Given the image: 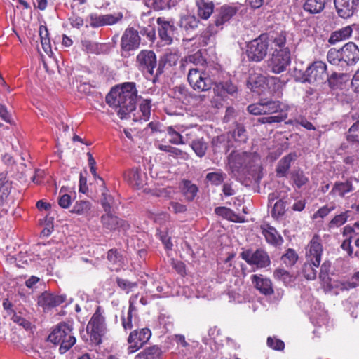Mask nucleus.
<instances>
[{"label": "nucleus", "instance_id": "nucleus-1", "mask_svg": "<svg viewBox=\"0 0 359 359\" xmlns=\"http://www.w3.org/2000/svg\"><path fill=\"white\" fill-rule=\"evenodd\" d=\"M137 90L134 82H125L113 88L106 96L107 103L117 111L121 118L135 109Z\"/></svg>", "mask_w": 359, "mask_h": 359}, {"label": "nucleus", "instance_id": "nucleus-2", "mask_svg": "<svg viewBox=\"0 0 359 359\" xmlns=\"http://www.w3.org/2000/svg\"><path fill=\"white\" fill-rule=\"evenodd\" d=\"M327 59L334 65L345 64L348 66L355 65L359 61V48L353 42H348L340 49L331 48L329 50Z\"/></svg>", "mask_w": 359, "mask_h": 359}, {"label": "nucleus", "instance_id": "nucleus-3", "mask_svg": "<svg viewBox=\"0 0 359 359\" xmlns=\"http://www.w3.org/2000/svg\"><path fill=\"white\" fill-rule=\"evenodd\" d=\"M190 86L198 92H206L215 86V81L210 69L204 67H191L187 75Z\"/></svg>", "mask_w": 359, "mask_h": 359}, {"label": "nucleus", "instance_id": "nucleus-4", "mask_svg": "<svg viewBox=\"0 0 359 359\" xmlns=\"http://www.w3.org/2000/svg\"><path fill=\"white\" fill-rule=\"evenodd\" d=\"M264 114H273L278 113V115L269 116L259 118L257 122L262 124L279 123L284 121L287 118V111L289 107L283 104L280 101L268 100L262 102Z\"/></svg>", "mask_w": 359, "mask_h": 359}, {"label": "nucleus", "instance_id": "nucleus-5", "mask_svg": "<svg viewBox=\"0 0 359 359\" xmlns=\"http://www.w3.org/2000/svg\"><path fill=\"white\" fill-rule=\"evenodd\" d=\"M71 326L67 323L57 325L48 336V341L54 344H60V352L65 353L76 342Z\"/></svg>", "mask_w": 359, "mask_h": 359}, {"label": "nucleus", "instance_id": "nucleus-6", "mask_svg": "<svg viewBox=\"0 0 359 359\" xmlns=\"http://www.w3.org/2000/svg\"><path fill=\"white\" fill-rule=\"evenodd\" d=\"M237 11L236 7L229 5H224L220 8L214 23L210 24L201 36L203 45L208 44L210 36L216 34L223 29V25L236 15Z\"/></svg>", "mask_w": 359, "mask_h": 359}, {"label": "nucleus", "instance_id": "nucleus-7", "mask_svg": "<svg viewBox=\"0 0 359 359\" xmlns=\"http://www.w3.org/2000/svg\"><path fill=\"white\" fill-rule=\"evenodd\" d=\"M256 156L246 151H233L228 156V170L233 176L244 172L245 170L252 166Z\"/></svg>", "mask_w": 359, "mask_h": 359}, {"label": "nucleus", "instance_id": "nucleus-8", "mask_svg": "<svg viewBox=\"0 0 359 359\" xmlns=\"http://www.w3.org/2000/svg\"><path fill=\"white\" fill-rule=\"evenodd\" d=\"M87 330L89 332L90 339L94 344H101L102 338L107 333V329L105 318L102 315L100 307H97L91 317L87 325Z\"/></svg>", "mask_w": 359, "mask_h": 359}, {"label": "nucleus", "instance_id": "nucleus-9", "mask_svg": "<svg viewBox=\"0 0 359 359\" xmlns=\"http://www.w3.org/2000/svg\"><path fill=\"white\" fill-rule=\"evenodd\" d=\"M269 40L267 34H262L247 45L246 54L250 61L260 62L267 55Z\"/></svg>", "mask_w": 359, "mask_h": 359}, {"label": "nucleus", "instance_id": "nucleus-10", "mask_svg": "<svg viewBox=\"0 0 359 359\" xmlns=\"http://www.w3.org/2000/svg\"><path fill=\"white\" fill-rule=\"evenodd\" d=\"M327 65L322 61H316L309 65L303 74V82L322 83L327 78Z\"/></svg>", "mask_w": 359, "mask_h": 359}, {"label": "nucleus", "instance_id": "nucleus-11", "mask_svg": "<svg viewBox=\"0 0 359 359\" xmlns=\"http://www.w3.org/2000/svg\"><path fill=\"white\" fill-rule=\"evenodd\" d=\"M269 43L271 42L273 51L290 52L294 47V39L292 33L282 31L267 35Z\"/></svg>", "mask_w": 359, "mask_h": 359}, {"label": "nucleus", "instance_id": "nucleus-12", "mask_svg": "<svg viewBox=\"0 0 359 359\" xmlns=\"http://www.w3.org/2000/svg\"><path fill=\"white\" fill-rule=\"evenodd\" d=\"M151 337L149 328L137 329L131 332L128 337V353H133L145 345Z\"/></svg>", "mask_w": 359, "mask_h": 359}, {"label": "nucleus", "instance_id": "nucleus-13", "mask_svg": "<svg viewBox=\"0 0 359 359\" xmlns=\"http://www.w3.org/2000/svg\"><path fill=\"white\" fill-rule=\"evenodd\" d=\"M269 70L273 74H280L287 69L291 63V53L273 51L267 61Z\"/></svg>", "mask_w": 359, "mask_h": 359}, {"label": "nucleus", "instance_id": "nucleus-14", "mask_svg": "<svg viewBox=\"0 0 359 359\" xmlns=\"http://www.w3.org/2000/svg\"><path fill=\"white\" fill-rule=\"evenodd\" d=\"M241 257L249 265L255 266L257 269L267 267L271 264L269 256L262 249H257L255 251L245 250L241 253Z\"/></svg>", "mask_w": 359, "mask_h": 359}, {"label": "nucleus", "instance_id": "nucleus-15", "mask_svg": "<svg viewBox=\"0 0 359 359\" xmlns=\"http://www.w3.org/2000/svg\"><path fill=\"white\" fill-rule=\"evenodd\" d=\"M138 69L143 74L154 75V70L158 66L156 54L152 50H143L136 57Z\"/></svg>", "mask_w": 359, "mask_h": 359}, {"label": "nucleus", "instance_id": "nucleus-16", "mask_svg": "<svg viewBox=\"0 0 359 359\" xmlns=\"http://www.w3.org/2000/svg\"><path fill=\"white\" fill-rule=\"evenodd\" d=\"M323 249L320 238L317 236L313 237L306 248V258L311 262L315 267H319Z\"/></svg>", "mask_w": 359, "mask_h": 359}, {"label": "nucleus", "instance_id": "nucleus-17", "mask_svg": "<svg viewBox=\"0 0 359 359\" xmlns=\"http://www.w3.org/2000/svg\"><path fill=\"white\" fill-rule=\"evenodd\" d=\"M123 18L121 13L114 14L98 15L97 13H91L88 16V22L90 27L93 28L112 25L117 23Z\"/></svg>", "mask_w": 359, "mask_h": 359}, {"label": "nucleus", "instance_id": "nucleus-18", "mask_svg": "<svg viewBox=\"0 0 359 359\" xmlns=\"http://www.w3.org/2000/svg\"><path fill=\"white\" fill-rule=\"evenodd\" d=\"M100 221L103 228L110 231H115L120 228L126 230L129 227L128 224L126 221L114 215L112 211L105 212V213L101 216Z\"/></svg>", "mask_w": 359, "mask_h": 359}, {"label": "nucleus", "instance_id": "nucleus-19", "mask_svg": "<svg viewBox=\"0 0 359 359\" xmlns=\"http://www.w3.org/2000/svg\"><path fill=\"white\" fill-rule=\"evenodd\" d=\"M336 11L342 18L351 17L358 10L359 0H334Z\"/></svg>", "mask_w": 359, "mask_h": 359}, {"label": "nucleus", "instance_id": "nucleus-20", "mask_svg": "<svg viewBox=\"0 0 359 359\" xmlns=\"http://www.w3.org/2000/svg\"><path fill=\"white\" fill-rule=\"evenodd\" d=\"M138 301V294H133L129 299V308L127 313V316H122L121 321L122 325L124 330H131L134 324H136V320L137 318V304Z\"/></svg>", "mask_w": 359, "mask_h": 359}, {"label": "nucleus", "instance_id": "nucleus-21", "mask_svg": "<svg viewBox=\"0 0 359 359\" xmlns=\"http://www.w3.org/2000/svg\"><path fill=\"white\" fill-rule=\"evenodd\" d=\"M140 42L138 32L133 28L126 29L121 37V48L129 51L137 48Z\"/></svg>", "mask_w": 359, "mask_h": 359}, {"label": "nucleus", "instance_id": "nucleus-22", "mask_svg": "<svg viewBox=\"0 0 359 359\" xmlns=\"http://www.w3.org/2000/svg\"><path fill=\"white\" fill-rule=\"evenodd\" d=\"M158 25V34L165 44H170L172 41V36L174 32L173 25L164 18H158L156 20Z\"/></svg>", "mask_w": 359, "mask_h": 359}, {"label": "nucleus", "instance_id": "nucleus-23", "mask_svg": "<svg viewBox=\"0 0 359 359\" xmlns=\"http://www.w3.org/2000/svg\"><path fill=\"white\" fill-rule=\"evenodd\" d=\"M260 229L262 230V235L264 236L266 241L268 243L274 246L282 245L283 239L274 227L265 224L262 225Z\"/></svg>", "mask_w": 359, "mask_h": 359}, {"label": "nucleus", "instance_id": "nucleus-24", "mask_svg": "<svg viewBox=\"0 0 359 359\" xmlns=\"http://www.w3.org/2000/svg\"><path fill=\"white\" fill-rule=\"evenodd\" d=\"M65 300L66 295H55L44 292L39 297L38 304L44 309H48L57 306L62 304Z\"/></svg>", "mask_w": 359, "mask_h": 359}, {"label": "nucleus", "instance_id": "nucleus-25", "mask_svg": "<svg viewBox=\"0 0 359 359\" xmlns=\"http://www.w3.org/2000/svg\"><path fill=\"white\" fill-rule=\"evenodd\" d=\"M251 279L256 288L262 294L270 295L273 293L272 283L270 279L264 278L262 275H253Z\"/></svg>", "mask_w": 359, "mask_h": 359}, {"label": "nucleus", "instance_id": "nucleus-26", "mask_svg": "<svg viewBox=\"0 0 359 359\" xmlns=\"http://www.w3.org/2000/svg\"><path fill=\"white\" fill-rule=\"evenodd\" d=\"M297 158L296 153H290L282 158L278 163L276 172L278 177H285L290 168L291 163Z\"/></svg>", "mask_w": 359, "mask_h": 359}, {"label": "nucleus", "instance_id": "nucleus-27", "mask_svg": "<svg viewBox=\"0 0 359 359\" xmlns=\"http://www.w3.org/2000/svg\"><path fill=\"white\" fill-rule=\"evenodd\" d=\"M180 189L182 195L188 201H193L198 191V187L191 181L188 180H183L180 182Z\"/></svg>", "mask_w": 359, "mask_h": 359}, {"label": "nucleus", "instance_id": "nucleus-28", "mask_svg": "<svg viewBox=\"0 0 359 359\" xmlns=\"http://www.w3.org/2000/svg\"><path fill=\"white\" fill-rule=\"evenodd\" d=\"M125 177L131 185L137 188H140L144 184V174L138 168L128 170L126 172Z\"/></svg>", "mask_w": 359, "mask_h": 359}, {"label": "nucleus", "instance_id": "nucleus-29", "mask_svg": "<svg viewBox=\"0 0 359 359\" xmlns=\"http://www.w3.org/2000/svg\"><path fill=\"white\" fill-rule=\"evenodd\" d=\"M196 6L198 15L203 20L208 19L214 11V4L212 1L197 0Z\"/></svg>", "mask_w": 359, "mask_h": 359}, {"label": "nucleus", "instance_id": "nucleus-30", "mask_svg": "<svg viewBox=\"0 0 359 359\" xmlns=\"http://www.w3.org/2000/svg\"><path fill=\"white\" fill-rule=\"evenodd\" d=\"M353 190L351 180L348 179L346 182H337L334 183L330 194L344 197L346 194Z\"/></svg>", "mask_w": 359, "mask_h": 359}, {"label": "nucleus", "instance_id": "nucleus-31", "mask_svg": "<svg viewBox=\"0 0 359 359\" xmlns=\"http://www.w3.org/2000/svg\"><path fill=\"white\" fill-rule=\"evenodd\" d=\"M179 56L177 53H166L159 60L158 63V74H162L166 65L172 67L177 64Z\"/></svg>", "mask_w": 359, "mask_h": 359}, {"label": "nucleus", "instance_id": "nucleus-32", "mask_svg": "<svg viewBox=\"0 0 359 359\" xmlns=\"http://www.w3.org/2000/svg\"><path fill=\"white\" fill-rule=\"evenodd\" d=\"M102 198L100 199L101 205L104 212L114 211L116 207V202L114 197L109 194L108 189L104 184L101 186Z\"/></svg>", "mask_w": 359, "mask_h": 359}, {"label": "nucleus", "instance_id": "nucleus-33", "mask_svg": "<svg viewBox=\"0 0 359 359\" xmlns=\"http://www.w3.org/2000/svg\"><path fill=\"white\" fill-rule=\"evenodd\" d=\"M199 20L194 15L186 14L181 16L179 25L182 29L189 32L196 29Z\"/></svg>", "mask_w": 359, "mask_h": 359}, {"label": "nucleus", "instance_id": "nucleus-34", "mask_svg": "<svg viewBox=\"0 0 359 359\" xmlns=\"http://www.w3.org/2000/svg\"><path fill=\"white\" fill-rule=\"evenodd\" d=\"M330 0H306L304 9L311 14L320 13Z\"/></svg>", "mask_w": 359, "mask_h": 359}, {"label": "nucleus", "instance_id": "nucleus-35", "mask_svg": "<svg viewBox=\"0 0 359 359\" xmlns=\"http://www.w3.org/2000/svg\"><path fill=\"white\" fill-rule=\"evenodd\" d=\"M213 90L217 95L224 96L226 93L231 95L236 93L237 87L231 81L225 83H217L215 81Z\"/></svg>", "mask_w": 359, "mask_h": 359}, {"label": "nucleus", "instance_id": "nucleus-36", "mask_svg": "<svg viewBox=\"0 0 359 359\" xmlns=\"http://www.w3.org/2000/svg\"><path fill=\"white\" fill-rule=\"evenodd\" d=\"M352 34V29L350 26H346L331 34L328 40L330 44H335L339 41L348 39Z\"/></svg>", "mask_w": 359, "mask_h": 359}, {"label": "nucleus", "instance_id": "nucleus-37", "mask_svg": "<svg viewBox=\"0 0 359 359\" xmlns=\"http://www.w3.org/2000/svg\"><path fill=\"white\" fill-rule=\"evenodd\" d=\"M265 84L266 77L260 74L250 76L247 82L248 87L257 93H260V89L264 88Z\"/></svg>", "mask_w": 359, "mask_h": 359}, {"label": "nucleus", "instance_id": "nucleus-38", "mask_svg": "<svg viewBox=\"0 0 359 359\" xmlns=\"http://www.w3.org/2000/svg\"><path fill=\"white\" fill-rule=\"evenodd\" d=\"M182 126H170L166 128V132L169 135V142L173 144H182V133H181Z\"/></svg>", "mask_w": 359, "mask_h": 359}, {"label": "nucleus", "instance_id": "nucleus-39", "mask_svg": "<svg viewBox=\"0 0 359 359\" xmlns=\"http://www.w3.org/2000/svg\"><path fill=\"white\" fill-rule=\"evenodd\" d=\"M12 182L7 179L6 175L0 174V203H3L11 193Z\"/></svg>", "mask_w": 359, "mask_h": 359}, {"label": "nucleus", "instance_id": "nucleus-40", "mask_svg": "<svg viewBox=\"0 0 359 359\" xmlns=\"http://www.w3.org/2000/svg\"><path fill=\"white\" fill-rule=\"evenodd\" d=\"M215 212L226 219L233 222H243L244 220L241 216L236 214L233 210L226 207H217L215 209Z\"/></svg>", "mask_w": 359, "mask_h": 359}, {"label": "nucleus", "instance_id": "nucleus-41", "mask_svg": "<svg viewBox=\"0 0 359 359\" xmlns=\"http://www.w3.org/2000/svg\"><path fill=\"white\" fill-rule=\"evenodd\" d=\"M190 147L196 154V155L200 158L203 157L208 149V143L204 140V138L197 137L190 143Z\"/></svg>", "mask_w": 359, "mask_h": 359}, {"label": "nucleus", "instance_id": "nucleus-42", "mask_svg": "<svg viewBox=\"0 0 359 359\" xmlns=\"http://www.w3.org/2000/svg\"><path fill=\"white\" fill-rule=\"evenodd\" d=\"M228 135H221L214 137L212 140V145L215 151H220L222 149L227 151L230 147Z\"/></svg>", "mask_w": 359, "mask_h": 359}, {"label": "nucleus", "instance_id": "nucleus-43", "mask_svg": "<svg viewBox=\"0 0 359 359\" xmlns=\"http://www.w3.org/2000/svg\"><path fill=\"white\" fill-rule=\"evenodd\" d=\"M226 177V175L221 170L209 172L206 175L205 180L215 186L220 185Z\"/></svg>", "mask_w": 359, "mask_h": 359}, {"label": "nucleus", "instance_id": "nucleus-44", "mask_svg": "<svg viewBox=\"0 0 359 359\" xmlns=\"http://www.w3.org/2000/svg\"><path fill=\"white\" fill-rule=\"evenodd\" d=\"M350 214L351 211L346 210L335 215L328 224L329 229L338 228L344 225L347 222Z\"/></svg>", "mask_w": 359, "mask_h": 359}, {"label": "nucleus", "instance_id": "nucleus-45", "mask_svg": "<svg viewBox=\"0 0 359 359\" xmlns=\"http://www.w3.org/2000/svg\"><path fill=\"white\" fill-rule=\"evenodd\" d=\"M151 100L145 99L140 104L139 106V119L140 121H147L151 115Z\"/></svg>", "mask_w": 359, "mask_h": 359}, {"label": "nucleus", "instance_id": "nucleus-46", "mask_svg": "<svg viewBox=\"0 0 359 359\" xmlns=\"http://www.w3.org/2000/svg\"><path fill=\"white\" fill-rule=\"evenodd\" d=\"M229 140L233 139L236 142L244 143L248 139L246 130L243 126H237L232 133L227 134Z\"/></svg>", "mask_w": 359, "mask_h": 359}, {"label": "nucleus", "instance_id": "nucleus-47", "mask_svg": "<svg viewBox=\"0 0 359 359\" xmlns=\"http://www.w3.org/2000/svg\"><path fill=\"white\" fill-rule=\"evenodd\" d=\"M276 280L282 281L285 285H289L295 280V277L283 269H277L273 272Z\"/></svg>", "mask_w": 359, "mask_h": 359}, {"label": "nucleus", "instance_id": "nucleus-48", "mask_svg": "<svg viewBox=\"0 0 359 359\" xmlns=\"http://www.w3.org/2000/svg\"><path fill=\"white\" fill-rule=\"evenodd\" d=\"M91 208V203L88 201H76L71 212L79 215H87Z\"/></svg>", "mask_w": 359, "mask_h": 359}, {"label": "nucleus", "instance_id": "nucleus-49", "mask_svg": "<svg viewBox=\"0 0 359 359\" xmlns=\"http://www.w3.org/2000/svg\"><path fill=\"white\" fill-rule=\"evenodd\" d=\"M298 259V255L291 248L286 250L285 253L281 257V260L287 266H292Z\"/></svg>", "mask_w": 359, "mask_h": 359}, {"label": "nucleus", "instance_id": "nucleus-50", "mask_svg": "<svg viewBox=\"0 0 359 359\" xmlns=\"http://www.w3.org/2000/svg\"><path fill=\"white\" fill-rule=\"evenodd\" d=\"M161 350L156 346L148 347L140 353L136 357L144 359H154L160 355Z\"/></svg>", "mask_w": 359, "mask_h": 359}, {"label": "nucleus", "instance_id": "nucleus-51", "mask_svg": "<svg viewBox=\"0 0 359 359\" xmlns=\"http://www.w3.org/2000/svg\"><path fill=\"white\" fill-rule=\"evenodd\" d=\"M81 44L82 50L88 53L99 54L100 53V46L97 43L89 40H83Z\"/></svg>", "mask_w": 359, "mask_h": 359}, {"label": "nucleus", "instance_id": "nucleus-52", "mask_svg": "<svg viewBox=\"0 0 359 359\" xmlns=\"http://www.w3.org/2000/svg\"><path fill=\"white\" fill-rule=\"evenodd\" d=\"M311 262H307L304 264L303 273L307 280H314L317 276V269Z\"/></svg>", "mask_w": 359, "mask_h": 359}, {"label": "nucleus", "instance_id": "nucleus-53", "mask_svg": "<svg viewBox=\"0 0 359 359\" xmlns=\"http://www.w3.org/2000/svg\"><path fill=\"white\" fill-rule=\"evenodd\" d=\"M116 283L118 286L126 293H129L137 287L136 282H131L121 278H117Z\"/></svg>", "mask_w": 359, "mask_h": 359}, {"label": "nucleus", "instance_id": "nucleus-54", "mask_svg": "<svg viewBox=\"0 0 359 359\" xmlns=\"http://www.w3.org/2000/svg\"><path fill=\"white\" fill-rule=\"evenodd\" d=\"M175 0H153L152 7L155 11H161L170 8L175 6Z\"/></svg>", "mask_w": 359, "mask_h": 359}, {"label": "nucleus", "instance_id": "nucleus-55", "mask_svg": "<svg viewBox=\"0 0 359 359\" xmlns=\"http://www.w3.org/2000/svg\"><path fill=\"white\" fill-rule=\"evenodd\" d=\"M285 203L282 200L277 201L274 205L271 212L273 217H279L285 213Z\"/></svg>", "mask_w": 359, "mask_h": 359}, {"label": "nucleus", "instance_id": "nucleus-56", "mask_svg": "<svg viewBox=\"0 0 359 359\" xmlns=\"http://www.w3.org/2000/svg\"><path fill=\"white\" fill-rule=\"evenodd\" d=\"M181 133H182V141L184 142L182 144H190V143H191L193 140H196L198 137L196 135V133L193 130L184 129L182 130Z\"/></svg>", "mask_w": 359, "mask_h": 359}, {"label": "nucleus", "instance_id": "nucleus-57", "mask_svg": "<svg viewBox=\"0 0 359 359\" xmlns=\"http://www.w3.org/2000/svg\"><path fill=\"white\" fill-rule=\"evenodd\" d=\"M293 181L297 187L300 188L309 181L308 177L302 171H298L293 175Z\"/></svg>", "mask_w": 359, "mask_h": 359}, {"label": "nucleus", "instance_id": "nucleus-58", "mask_svg": "<svg viewBox=\"0 0 359 359\" xmlns=\"http://www.w3.org/2000/svg\"><path fill=\"white\" fill-rule=\"evenodd\" d=\"M267 345L269 347L277 351H282L285 348V344L283 341L271 337L267 339Z\"/></svg>", "mask_w": 359, "mask_h": 359}, {"label": "nucleus", "instance_id": "nucleus-59", "mask_svg": "<svg viewBox=\"0 0 359 359\" xmlns=\"http://www.w3.org/2000/svg\"><path fill=\"white\" fill-rule=\"evenodd\" d=\"M107 259L115 264L121 265L122 263V257L116 250H109L107 253Z\"/></svg>", "mask_w": 359, "mask_h": 359}, {"label": "nucleus", "instance_id": "nucleus-60", "mask_svg": "<svg viewBox=\"0 0 359 359\" xmlns=\"http://www.w3.org/2000/svg\"><path fill=\"white\" fill-rule=\"evenodd\" d=\"M335 209V206L334 205L331 206L324 205L320 208L317 212H316L313 215V219L324 218L326 217L330 212L333 211Z\"/></svg>", "mask_w": 359, "mask_h": 359}, {"label": "nucleus", "instance_id": "nucleus-61", "mask_svg": "<svg viewBox=\"0 0 359 359\" xmlns=\"http://www.w3.org/2000/svg\"><path fill=\"white\" fill-rule=\"evenodd\" d=\"M168 209L175 214L184 213L187 210L185 205L175 201L170 202Z\"/></svg>", "mask_w": 359, "mask_h": 359}, {"label": "nucleus", "instance_id": "nucleus-62", "mask_svg": "<svg viewBox=\"0 0 359 359\" xmlns=\"http://www.w3.org/2000/svg\"><path fill=\"white\" fill-rule=\"evenodd\" d=\"M330 268H331V262L330 261H325L321 266H320V273H319V278L325 281L326 280V279L328 278V275H329V272H330Z\"/></svg>", "mask_w": 359, "mask_h": 359}, {"label": "nucleus", "instance_id": "nucleus-63", "mask_svg": "<svg viewBox=\"0 0 359 359\" xmlns=\"http://www.w3.org/2000/svg\"><path fill=\"white\" fill-rule=\"evenodd\" d=\"M344 77H346V75L343 73H332L330 77L327 76L326 79H327L329 84L331 87H335L338 85V81L343 80Z\"/></svg>", "mask_w": 359, "mask_h": 359}, {"label": "nucleus", "instance_id": "nucleus-64", "mask_svg": "<svg viewBox=\"0 0 359 359\" xmlns=\"http://www.w3.org/2000/svg\"><path fill=\"white\" fill-rule=\"evenodd\" d=\"M248 111L257 116L264 114L262 102L250 104L248 107Z\"/></svg>", "mask_w": 359, "mask_h": 359}]
</instances>
